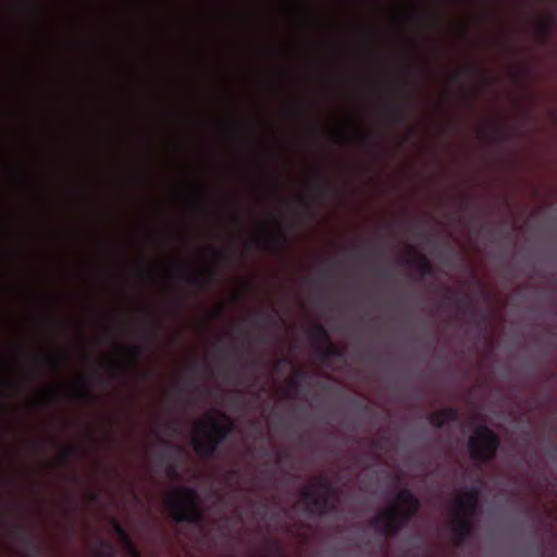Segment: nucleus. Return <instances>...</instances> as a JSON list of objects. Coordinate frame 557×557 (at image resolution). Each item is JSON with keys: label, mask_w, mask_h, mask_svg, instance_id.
<instances>
[{"label": "nucleus", "mask_w": 557, "mask_h": 557, "mask_svg": "<svg viewBox=\"0 0 557 557\" xmlns=\"http://www.w3.org/2000/svg\"><path fill=\"white\" fill-rule=\"evenodd\" d=\"M228 418L220 411H212L199 421L194 429L195 448L200 454L213 449L218 441L230 430Z\"/></svg>", "instance_id": "1"}, {"label": "nucleus", "mask_w": 557, "mask_h": 557, "mask_svg": "<svg viewBox=\"0 0 557 557\" xmlns=\"http://www.w3.org/2000/svg\"><path fill=\"white\" fill-rule=\"evenodd\" d=\"M168 509L176 520H195L199 515L197 495L185 488L171 491L165 498Z\"/></svg>", "instance_id": "2"}, {"label": "nucleus", "mask_w": 557, "mask_h": 557, "mask_svg": "<svg viewBox=\"0 0 557 557\" xmlns=\"http://www.w3.org/2000/svg\"><path fill=\"white\" fill-rule=\"evenodd\" d=\"M417 508L418 503L412 495L407 491L401 492L398 495L396 504L383 515L381 521L376 522V525L384 531H389L396 527L400 518L409 517Z\"/></svg>", "instance_id": "3"}, {"label": "nucleus", "mask_w": 557, "mask_h": 557, "mask_svg": "<svg viewBox=\"0 0 557 557\" xmlns=\"http://www.w3.org/2000/svg\"><path fill=\"white\" fill-rule=\"evenodd\" d=\"M476 505L474 491L463 492L457 499L453 510V527L455 531L462 533L470 523V518Z\"/></svg>", "instance_id": "4"}, {"label": "nucleus", "mask_w": 557, "mask_h": 557, "mask_svg": "<svg viewBox=\"0 0 557 557\" xmlns=\"http://www.w3.org/2000/svg\"><path fill=\"white\" fill-rule=\"evenodd\" d=\"M497 446L495 436L485 428H479L470 438L469 448L473 458L488 459Z\"/></svg>", "instance_id": "5"}]
</instances>
